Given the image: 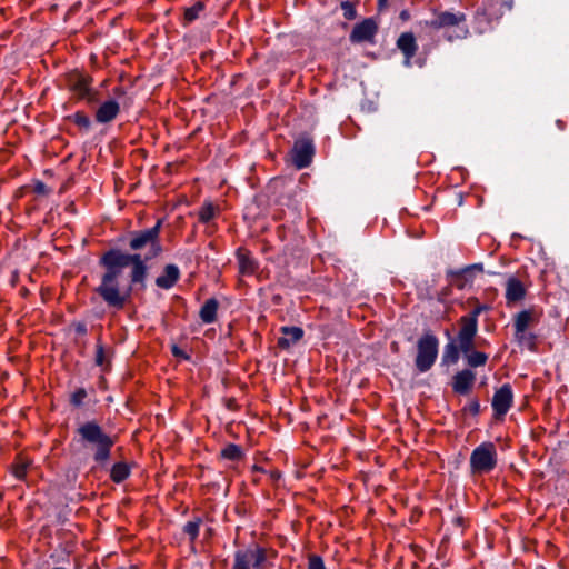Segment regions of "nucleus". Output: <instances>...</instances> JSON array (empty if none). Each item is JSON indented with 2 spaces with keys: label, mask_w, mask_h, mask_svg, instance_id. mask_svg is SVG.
I'll return each mask as SVG.
<instances>
[{
  "label": "nucleus",
  "mask_w": 569,
  "mask_h": 569,
  "mask_svg": "<svg viewBox=\"0 0 569 569\" xmlns=\"http://www.w3.org/2000/svg\"><path fill=\"white\" fill-rule=\"evenodd\" d=\"M162 223L163 219H158L151 228L129 231L126 238L119 239L127 244V251L110 247L100 256L98 264L103 272L93 291L109 309L122 310L133 292L147 289L148 262L163 252Z\"/></svg>",
  "instance_id": "1"
},
{
  "label": "nucleus",
  "mask_w": 569,
  "mask_h": 569,
  "mask_svg": "<svg viewBox=\"0 0 569 569\" xmlns=\"http://www.w3.org/2000/svg\"><path fill=\"white\" fill-rule=\"evenodd\" d=\"M73 442L86 449H90L94 468L104 469L111 458V450L117 437L107 433L96 420H88L81 423L76 430Z\"/></svg>",
  "instance_id": "2"
},
{
  "label": "nucleus",
  "mask_w": 569,
  "mask_h": 569,
  "mask_svg": "<svg viewBox=\"0 0 569 569\" xmlns=\"http://www.w3.org/2000/svg\"><path fill=\"white\" fill-rule=\"evenodd\" d=\"M432 18L428 20H420L418 21V27L423 29H432L436 31L439 30H448L452 27H456L458 29V33L452 34L448 33L446 36V39L450 42H452L455 39H462L467 38L469 34V29L466 24L467 16L466 13L461 11L452 12V11H441L437 9H432Z\"/></svg>",
  "instance_id": "3"
},
{
  "label": "nucleus",
  "mask_w": 569,
  "mask_h": 569,
  "mask_svg": "<svg viewBox=\"0 0 569 569\" xmlns=\"http://www.w3.org/2000/svg\"><path fill=\"white\" fill-rule=\"evenodd\" d=\"M439 353V339L438 337L431 332V330H427L417 341V356L415 359L416 369L423 373L429 371Z\"/></svg>",
  "instance_id": "4"
},
{
  "label": "nucleus",
  "mask_w": 569,
  "mask_h": 569,
  "mask_svg": "<svg viewBox=\"0 0 569 569\" xmlns=\"http://www.w3.org/2000/svg\"><path fill=\"white\" fill-rule=\"evenodd\" d=\"M66 82L78 100H84L90 106L99 102V91L91 87V76L73 70L67 73Z\"/></svg>",
  "instance_id": "5"
},
{
  "label": "nucleus",
  "mask_w": 569,
  "mask_h": 569,
  "mask_svg": "<svg viewBox=\"0 0 569 569\" xmlns=\"http://www.w3.org/2000/svg\"><path fill=\"white\" fill-rule=\"evenodd\" d=\"M496 446L486 441L477 446L470 455V471L472 475L489 473L497 467Z\"/></svg>",
  "instance_id": "6"
},
{
  "label": "nucleus",
  "mask_w": 569,
  "mask_h": 569,
  "mask_svg": "<svg viewBox=\"0 0 569 569\" xmlns=\"http://www.w3.org/2000/svg\"><path fill=\"white\" fill-rule=\"evenodd\" d=\"M266 563V548L257 543H251L247 548L234 551L231 569H264Z\"/></svg>",
  "instance_id": "7"
},
{
  "label": "nucleus",
  "mask_w": 569,
  "mask_h": 569,
  "mask_svg": "<svg viewBox=\"0 0 569 569\" xmlns=\"http://www.w3.org/2000/svg\"><path fill=\"white\" fill-rule=\"evenodd\" d=\"M468 303L475 305L473 309L460 317L459 326L461 328V339L468 341L470 338H476L478 333V317L480 313L491 309L489 305L480 303L476 297L468 299Z\"/></svg>",
  "instance_id": "8"
},
{
  "label": "nucleus",
  "mask_w": 569,
  "mask_h": 569,
  "mask_svg": "<svg viewBox=\"0 0 569 569\" xmlns=\"http://www.w3.org/2000/svg\"><path fill=\"white\" fill-rule=\"evenodd\" d=\"M379 32L378 17H368L357 22L349 33V41L353 44H376V37Z\"/></svg>",
  "instance_id": "9"
},
{
  "label": "nucleus",
  "mask_w": 569,
  "mask_h": 569,
  "mask_svg": "<svg viewBox=\"0 0 569 569\" xmlns=\"http://www.w3.org/2000/svg\"><path fill=\"white\" fill-rule=\"evenodd\" d=\"M316 152L313 139L309 134L300 136L291 149L292 163L297 169H305L312 162Z\"/></svg>",
  "instance_id": "10"
},
{
  "label": "nucleus",
  "mask_w": 569,
  "mask_h": 569,
  "mask_svg": "<svg viewBox=\"0 0 569 569\" xmlns=\"http://www.w3.org/2000/svg\"><path fill=\"white\" fill-rule=\"evenodd\" d=\"M473 347L475 338H470L468 341L462 340L460 328L456 341L451 340L443 347L441 366L456 365L459 361L460 352L465 355L467 351H471Z\"/></svg>",
  "instance_id": "11"
},
{
  "label": "nucleus",
  "mask_w": 569,
  "mask_h": 569,
  "mask_svg": "<svg viewBox=\"0 0 569 569\" xmlns=\"http://www.w3.org/2000/svg\"><path fill=\"white\" fill-rule=\"evenodd\" d=\"M513 403V392L509 383L502 385L493 393L491 407L496 419H500L507 415Z\"/></svg>",
  "instance_id": "12"
},
{
  "label": "nucleus",
  "mask_w": 569,
  "mask_h": 569,
  "mask_svg": "<svg viewBox=\"0 0 569 569\" xmlns=\"http://www.w3.org/2000/svg\"><path fill=\"white\" fill-rule=\"evenodd\" d=\"M505 6L510 10L512 3L505 0H483L481 6L477 9L476 19L478 21L483 20L488 23L492 20H498L503 14L501 8Z\"/></svg>",
  "instance_id": "13"
},
{
  "label": "nucleus",
  "mask_w": 569,
  "mask_h": 569,
  "mask_svg": "<svg viewBox=\"0 0 569 569\" xmlns=\"http://www.w3.org/2000/svg\"><path fill=\"white\" fill-rule=\"evenodd\" d=\"M396 46L405 57L403 66L410 68L412 66L411 60L418 51L415 34L412 32H402L397 39Z\"/></svg>",
  "instance_id": "14"
},
{
  "label": "nucleus",
  "mask_w": 569,
  "mask_h": 569,
  "mask_svg": "<svg viewBox=\"0 0 569 569\" xmlns=\"http://www.w3.org/2000/svg\"><path fill=\"white\" fill-rule=\"evenodd\" d=\"M476 381V372L471 369H463L458 371L452 377L451 387L455 393L467 396L471 391Z\"/></svg>",
  "instance_id": "15"
},
{
  "label": "nucleus",
  "mask_w": 569,
  "mask_h": 569,
  "mask_svg": "<svg viewBox=\"0 0 569 569\" xmlns=\"http://www.w3.org/2000/svg\"><path fill=\"white\" fill-rule=\"evenodd\" d=\"M181 272L177 264L168 263L163 267L162 272L154 280L158 288L170 290L180 280Z\"/></svg>",
  "instance_id": "16"
},
{
  "label": "nucleus",
  "mask_w": 569,
  "mask_h": 569,
  "mask_svg": "<svg viewBox=\"0 0 569 569\" xmlns=\"http://www.w3.org/2000/svg\"><path fill=\"white\" fill-rule=\"evenodd\" d=\"M120 113V104L118 101L110 99L102 102L94 113L98 123H109L113 121Z\"/></svg>",
  "instance_id": "17"
},
{
  "label": "nucleus",
  "mask_w": 569,
  "mask_h": 569,
  "mask_svg": "<svg viewBox=\"0 0 569 569\" xmlns=\"http://www.w3.org/2000/svg\"><path fill=\"white\" fill-rule=\"evenodd\" d=\"M280 331L283 335L277 341V345L280 349H289L292 345L302 339L305 335L303 329L296 326H283L280 328Z\"/></svg>",
  "instance_id": "18"
},
{
  "label": "nucleus",
  "mask_w": 569,
  "mask_h": 569,
  "mask_svg": "<svg viewBox=\"0 0 569 569\" xmlns=\"http://www.w3.org/2000/svg\"><path fill=\"white\" fill-rule=\"evenodd\" d=\"M526 288L523 283L516 277H510L506 282V300L507 305L516 303L525 299Z\"/></svg>",
  "instance_id": "19"
},
{
  "label": "nucleus",
  "mask_w": 569,
  "mask_h": 569,
  "mask_svg": "<svg viewBox=\"0 0 569 569\" xmlns=\"http://www.w3.org/2000/svg\"><path fill=\"white\" fill-rule=\"evenodd\" d=\"M238 263H239V272L243 276L253 274L259 263L258 261L251 256V252L244 248H238L236 252Z\"/></svg>",
  "instance_id": "20"
},
{
  "label": "nucleus",
  "mask_w": 569,
  "mask_h": 569,
  "mask_svg": "<svg viewBox=\"0 0 569 569\" xmlns=\"http://www.w3.org/2000/svg\"><path fill=\"white\" fill-rule=\"evenodd\" d=\"M446 276L450 280V284L459 290H463L473 282V276L462 272V268L458 270L448 269Z\"/></svg>",
  "instance_id": "21"
},
{
  "label": "nucleus",
  "mask_w": 569,
  "mask_h": 569,
  "mask_svg": "<svg viewBox=\"0 0 569 569\" xmlns=\"http://www.w3.org/2000/svg\"><path fill=\"white\" fill-rule=\"evenodd\" d=\"M219 309V301L216 298L206 300L199 311V317L203 323H213L217 321V312Z\"/></svg>",
  "instance_id": "22"
},
{
  "label": "nucleus",
  "mask_w": 569,
  "mask_h": 569,
  "mask_svg": "<svg viewBox=\"0 0 569 569\" xmlns=\"http://www.w3.org/2000/svg\"><path fill=\"white\" fill-rule=\"evenodd\" d=\"M219 458L223 460L238 462L244 458V451L242 447L239 445L228 443L221 449Z\"/></svg>",
  "instance_id": "23"
},
{
  "label": "nucleus",
  "mask_w": 569,
  "mask_h": 569,
  "mask_svg": "<svg viewBox=\"0 0 569 569\" xmlns=\"http://www.w3.org/2000/svg\"><path fill=\"white\" fill-rule=\"evenodd\" d=\"M131 468L124 461L116 462L110 469V479L114 483H121L130 477Z\"/></svg>",
  "instance_id": "24"
},
{
  "label": "nucleus",
  "mask_w": 569,
  "mask_h": 569,
  "mask_svg": "<svg viewBox=\"0 0 569 569\" xmlns=\"http://www.w3.org/2000/svg\"><path fill=\"white\" fill-rule=\"evenodd\" d=\"M533 319V313L531 310L525 309L515 315L513 317V327L515 332L521 333L526 331Z\"/></svg>",
  "instance_id": "25"
},
{
  "label": "nucleus",
  "mask_w": 569,
  "mask_h": 569,
  "mask_svg": "<svg viewBox=\"0 0 569 569\" xmlns=\"http://www.w3.org/2000/svg\"><path fill=\"white\" fill-rule=\"evenodd\" d=\"M204 9L206 3L200 0L197 1L193 6L184 8L182 24L186 27L196 21Z\"/></svg>",
  "instance_id": "26"
},
{
  "label": "nucleus",
  "mask_w": 569,
  "mask_h": 569,
  "mask_svg": "<svg viewBox=\"0 0 569 569\" xmlns=\"http://www.w3.org/2000/svg\"><path fill=\"white\" fill-rule=\"evenodd\" d=\"M201 523V517H194L192 520H189L183 525L182 532L188 536L191 543L198 539Z\"/></svg>",
  "instance_id": "27"
},
{
  "label": "nucleus",
  "mask_w": 569,
  "mask_h": 569,
  "mask_svg": "<svg viewBox=\"0 0 569 569\" xmlns=\"http://www.w3.org/2000/svg\"><path fill=\"white\" fill-rule=\"evenodd\" d=\"M463 356L466 357L468 366L471 368L485 366L488 360V355L482 351L475 350V347Z\"/></svg>",
  "instance_id": "28"
},
{
  "label": "nucleus",
  "mask_w": 569,
  "mask_h": 569,
  "mask_svg": "<svg viewBox=\"0 0 569 569\" xmlns=\"http://www.w3.org/2000/svg\"><path fill=\"white\" fill-rule=\"evenodd\" d=\"M30 461L24 459L22 456H17L14 462L11 466L12 475L18 480H23L27 476V470L29 468Z\"/></svg>",
  "instance_id": "29"
},
{
  "label": "nucleus",
  "mask_w": 569,
  "mask_h": 569,
  "mask_svg": "<svg viewBox=\"0 0 569 569\" xmlns=\"http://www.w3.org/2000/svg\"><path fill=\"white\" fill-rule=\"evenodd\" d=\"M67 119L71 120L83 132H88L91 129L92 122L89 116L83 111H77L71 116H68Z\"/></svg>",
  "instance_id": "30"
},
{
  "label": "nucleus",
  "mask_w": 569,
  "mask_h": 569,
  "mask_svg": "<svg viewBox=\"0 0 569 569\" xmlns=\"http://www.w3.org/2000/svg\"><path fill=\"white\" fill-rule=\"evenodd\" d=\"M515 338L517 342L528 348L531 351H536V342H537V335L532 332L522 331L521 333L515 332Z\"/></svg>",
  "instance_id": "31"
},
{
  "label": "nucleus",
  "mask_w": 569,
  "mask_h": 569,
  "mask_svg": "<svg viewBox=\"0 0 569 569\" xmlns=\"http://www.w3.org/2000/svg\"><path fill=\"white\" fill-rule=\"evenodd\" d=\"M359 2V0H355V1H351V0H343L340 2V9L342 10L343 12V18L346 20H355L358 16V12H357V9H356V4Z\"/></svg>",
  "instance_id": "32"
},
{
  "label": "nucleus",
  "mask_w": 569,
  "mask_h": 569,
  "mask_svg": "<svg viewBox=\"0 0 569 569\" xmlns=\"http://www.w3.org/2000/svg\"><path fill=\"white\" fill-rule=\"evenodd\" d=\"M216 216V208L211 202H206L199 210L198 217L201 223H208Z\"/></svg>",
  "instance_id": "33"
},
{
  "label": "nucleus",
  "mask_w": 569,
  "mask_h": 569,
  "mask_svg": "<svg viewBox=\"0 0 569 569\" xmlns=\"http://www.w3.org/2000/svg\"><path fill=\"white\" fill-rule=\"evenodd\" d=\"M87 396L88 393L84 388H78L74 392L71 393L69 402L74 408H81Z\"/></svg>",
  "instance_id": "34"
},
{
  "label": "nucleus",
  "mask_w": 569,
  "mask_h": 569,
  "mask_svg": "<svg viewBox=\"0 0 569 569\" xmlns=\"http://www.w3.org/2000/svg\"><path fill=\"white\" fill-rule=\"evenodd\" d=\"M307 569H326L323 559L318 555H309Z\"/></svg>",
  "instance_id": "35"
},
{
  "label": "nucleus",
  "mask_w": 569,
  "mask_h": 569,
  "mask_svg": "<svg viewBox=\"0 0 569 569\" xmlns=\"http://www.w3.org/2000/svg\"><path fill=\"white\" fill-rule=\"evenodd\" d=\"M462 411L469 412L472 416H478L481 411L480 401L478 398H473L470 402L463 407Z\"/></svg>",
  "instance_id": "36"
},
{
  "label": "nucleus",
  "mask_w": 569,
  "mask_h": 569,
  "mask_svg": "<svg viewBox=\"0 0 569 569\" xmlns=\"http://www.w3.org/2000/svg\"><path fill=\"white\" fill-rule=\"evenodd\" d=\"M94 363L99 367L104 363V347L100 341L97 343Z\"/></svg>",
  "instance_id": "37"
},
{
  "label": "nucleus",
  "mask_w": 569,
  "mask_h": 569,
  "mask_svg": "<svg viewBox=\"0 0 569 569\" xmlns=\"http://www.w3.org/2000/svg\"><path fill=\"white\" fill-rule=\"evenodd\" d=\"M33 191L37 193V194H40V196H47L50 193V189L48 188V186L41 181V180H37L36 183H34V187H33Z\"/></svg>",
  "instance_id": "38"
},
{
  "label": "nucleus",
  "mask_w": 569,
  "mask_h": 569,
  "mask_svg": "<svg viewBox=\"0 0 569 569\" xmlns=\"http://www.w3.org/2000/svg\"><path fill=\"white\" fill-rule=\"evenodd\" d=\"M475 271L482 272L483 271V264L482 263H472L469 266H466L462 268V272L472 274L475 277Z\"/></svg>",
  "instance_id": "39"
},
{
  "label": "nucleus",
  "mask_w": 569,
  "mask_h": 569,
  "mask_svg": "<svg viewBox=\"0 0 569 569\" xmlns=\"http://www.w3.org/2000/svg\"><path fill=\"white\" fill-rule=\"evenodd\" d=\"M171 353L182 360H190V356L177 345L171 346Z\"/></svg>",
  "instance_id": "40"
},
{
  "label": "nucleus",
  "mask_w": 569,
  "mask_h": 569,
  "mask_svg": "<svg viewBox=\"0 0 569 569\" xmlns=\"http://www.w3.org/2000/svg\"><path fill=\"white\" fill-rule=\"evenodd\" d=\"M74 332L79 336H84L88 332L87 323L83 321H77L72 323Z\"/></svg>",
  "instance_id": "41"
},
{
  "label": "nucleus",
  "mask_w": 569,
  "mask_h": 569,
  "mask_svg": "<svg viewBox=\"0 0 569 569\" xmlns=\"http://www.w3.org/2000/svg\"><path fill=\"white\" fill-rule=\"evenodd\" d=\"M451 523L457 528L463 529L466 525V519L462 516L457 515L452 518Z\"/></svg>",
  "instance_id": "42"
},
{
  "label": "nucleus",
  "mask_w": 569,
  "mask_h": 569,
  "mask_svg": "<svg viewBox=\"0 0 569 569\" xmlns=\"http://www.w3.org/2000/svg\"><path fill=\"white\" fill-rule=\"evenodd\" d=\"M389 1L390 0H378L377 1V11L379 14L387 10Z\"/></svg>",
  "instance_id": "43"
},
{
  "label": "nucleus",
  "mask_w": 569,
  "mask_h": 569,
  "mask_svg": "<svg viewBox=\"0 0 569 569\" xmlns=\"http://www.w3.org/2000/svg\"><path fill=\"white\" fill-rule=\"evenodd\" d=\"M18 281H19V274H18V271L14 270L11 273L9 282H10L11 287H16Z\"/></svg>",
  "instance_id": "44"
},
{
  "label": "nucleus",
  "mask_w": 569,
  "mask_h": 569,
  "mask_svg": "<svg viewBox=\"0 0 569 569\" xmlns=\"http://www.w3.org/2000/svg\"><path fill=\"white\" fill-rule=\"evenodd\" d=\"M399 18L402 20V21H407L410 19V12L407 10V9H403L400 13H399Z\"/></svg>",
  "instance_id": "45"
},
{
  "label": "nucleus",
  "mask_w": 569,
  "mask_h": 569,
  "mask_svg": "<svg viewBox=\"0 0 569 569\" xmlns=\"http://www.w3.org/2000/svg\"><path fill=\"white\" fill-rule=\"evenodd\" d=\"M113 93H114L116 96H118V97H121V96H123V94L126 93V91H124V89H123L122 87H116V88L113 89Z\"/></svg>",
  "instance_id": "46"
},
{
  "label": "nucleus",
  "mask_w": 569,
  "mask_h": 569,
  "mask_svg": "<svg viewBox=\"0 0 569 569\" xmlns=\"http://www.w3.org/2000/svg\"><path fill=\"white\" fill-rule=\"evenodd\" d=\"M449 291H450V288H449V287L445 288V289L441 291L440 296L438 297V300H439V301H442V300H443V299H442V297L447 296V295L449 293Z\"/></svg>",
  "instance_id": "47"
},
{
  "label": "nucleus",
  "mask_w": 569,
  "mask_h": 569,
  "mask_svg": "<svg viewBox=\"0 0 569 569\" xmlns=\"http://www.w3.org/2000/svg\"><path fill=\"white\" fill-rule=\"evenodd\" d=\"M556 124L560 130H563L566 128V123L560 119L556 121Z\"/></svg>",
  "instance_id": "48"
},
{
  "label": "nucleus",
  "mask_w": 569,
  "mask_h": 569,
  "mask_svg": "<svg viewBox=\"0 0 569 569\" xmlns=\"http://www.w3.org/2000/svg\"><path fill=\"white\" fill-rule=\"evenodd\" d=\"M391 349H392L393 351H397V350H398V343H397V342H392V343H391Z\"/></svg>",
  "instance_id": "49"
},
{
  "label": "nucleus",
  "mask_w": 569,
  "mask_h": 569,
  "mask_svg": "<svg viewBox=\"0 0 569 569\" xmlns=\"http://www.w3.org/2000/svg\"><path fill=\"white\" fill-rule=\"evenodd\" d=\"M207 532H208V535H211L212 533V529L208 528Z\"/></svg>",
  "instance_id": "50"
},
{
  "label": "nucleus",
  "mask_w": 569,
  "mask_h": 569,
  "mask_svg": "<svg viewBox=\"0 0 569 569\" xmlns=\"http://www.w3.org/2000/svg\"><path fill=\"white\" fill-rule=\"evenodd\" d=\"M28 290L26 288H22V293H27Z\"/></svg>",
  "instance_id": "51"
}]
</instances>
